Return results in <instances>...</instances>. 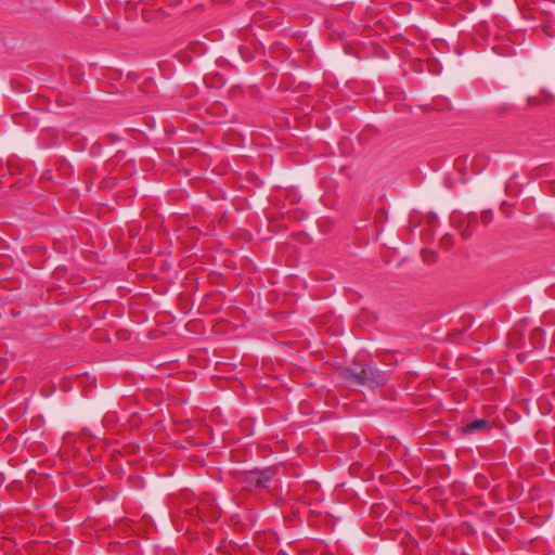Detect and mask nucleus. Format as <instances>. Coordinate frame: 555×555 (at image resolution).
Wrapping results in <instances>:
<instances>
[{
    "instance_id": "1",
    "label": "nucleus",
    "mask_w": 555,
    "mask_h": 555,
    "mask_svg": "<svg viewBox=\"0 0 555 555\" xmlns=\"http://www.w3.org/2000/svg\"><path fill=\"white\" fill-rule=\"evenodd\" d=\"M345 378L353 385L367 386L370 388L383 386L387 380L386 374L372 365L348 369L345 371Z\"/></svg>"
},
{
    "instance_id": "2",
    "label": "nucleus",
    "mask_w": 555,
    "mask_h": 555,
    "mask_svg": "<svg viewBox=\"0 0 555 555\" xmlns=\"http://www.w3.org/2000/svg\"><path fill=\"white\" fill-rule=\"evenodd\" d=\"M271 480L270 470H250L245 473L241 477L242 487L245 490L254 491L260 490L268 487V483Z\"/></svg>"
},
{
    "instance_id": "3",
    "label": "nucleus",
    "mask_w": 555,
    "mask_h": 555,
    "mask_svg": "<svg viewBox=\"0 0 555 555\" xmlns=\"http://www.w3.org/2000/svg\"><path fill=\"white\" fill-rule=\"evenodd\" d=\"M191 516L196 517L203 522L216 521L220 517V512L212 501L203 499L199 500L195 506V513L190 512Z\"/></svg>"
},
{
    "instance_id": "4",
    "label": "nucleus",
    "mask_w": 555,
    "mask_h": 555,
    "mask_svg": "<svg viewBox=\"0 0 555 555\" xmlns=\"http://www.w3.org/2000/svg\"><path fill=\"white\" fill-rule=\"evenodd\" d=\"M488 428H490L489 421L486 420V418H478V420H475L473 422L467 423L463 427V431L465 434H474V433H477V431L486 430Z\"/></svg>"
},
{
    "instance_id": "5",
    "label": "nucleus",
    "mask_w": 555,
    "mask_h": 555,
    "mask_svg": "<svg viewBox=\"0 0 555 555\" xmlns=\"http://www.w3.org/2000/svg\"><path fill=\"white\" fill-rule=\"evenodd\" d=\"M492 212L490 210H485L481 212V222L485 224V225H488L491 221H492Z\"/></svg>"
},
{
    "instance_id": "6",
    "label": "nucleus",
    "mask_w": 555,
    "mask_h": 555,
    "mask_svg": "<svg viewBox=\"0 0 555 555\" xmlns=\"http://www.w3.org/2000/svg\"><path fill=\"white\" fill-rule=\"evenodd\" d=\"M441 244L446 247H448L450 244H451V237L450 236H444L442 237L441 240Z\"/></svg>"
},
{
    "instance_id": "7",
    "label": "nucleus",
    "mask_w": 555,
    "mask_h": 555,
    "mask_svg": "<svg viewBox=\"0 0 555 555\" xmlns=\"http://www.w3.org/2000/svg\"><path fill=\"white\" fill-rule=\"evenodd\" d=\"M41 179H43V180H51V179H52L51 171H49V170L44 171V172L41 175Z\"/></svg>"
}]
</instances>
